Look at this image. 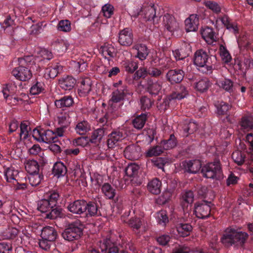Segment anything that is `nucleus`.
I'll return each instance as SVG.
<instances>
[{"label":"nucleus","instance_id":"obj_33","mask_svg":"<svg viewBox=\"0 0 253 253\" xmlns=\"http://www.w3.org/2000/svg\"><path fill=\"white\" fill-rule=\"evenodd\" d=\"M126 89L123 90H117L114 91L112 94L111 99L109 101V104L113 107V104L118 103L123 100L124 98L125 94L126 93Z\"/></svg>","mask_w":253,"mask_h":253},{"label":"nucleus","instance_id":"obj_2","mask_svg":"<svg viewBox=\"0 0 253 253\" xmlns=\"http://www.w3.org/2000/svg\"><path fill=\"white\" fill-rule=\"evenodd\" d=\"M83 225L76 221L70 224L62 233L63 238L67 241H72L78 239L83 234Z\"/></svg>","mask_w":253,"mask_h":253},{"label":"nucleus","instance_id":"obj_27","mask_svg":"<svg viewBox=\"0 0 253 253\" xmlns=\"http://www.w3.org/2000/svg\"><path fill=\"white\" fill-rule=\"evenodd\" d=\"M129 225L134 230L140 229L141 231H144L146 229L147 223L143 219L139 218H131L128 223Z\"/></svg>","mask_w":253,"mask_h":253},{"label":"nucleus","instance_id":"obj_15","mask_svg":"<svg viewBox=\"0 0 253 253\" xmlns=\"http://www.w3.org/2000/svg\"><path fill=\"white\" fill-rule=\"evenodd\" d=\"M69 211L74 213L81 214L86 211V203L84 201L77 200L68 206Z\"/></svg>","mask_w":253,"mask_h":253},{"label":"nucleus","instance_id":"obj_61","mask_svg":"<svg viewBox=\"0 0 253 253\" xmlns=\"http://www.w3.org/2000/svg\"><path fill=\"white\" fill-rule=\"evenodd\" d=\"M161 144L165 149H169L173 148L176 145L174 136L171 135L169 140L163 141Z\"/></svg>","mask_w":253,"mask_h":253},{"label":"nucleus","instance_id":"obj_44","mask_svg":"<svg viewBox=\"0 0 253 253\" xmlns=\"http://www.w3.org/2000/svg\"><path fill=\"white\" fill-rule=\"evenodd\" d=\"M102 191L108 199L113 198L116 194L115 189L109 183H105L103 185Z\"/></svg>","mask_w":253,"mask_h":253},{"label":"nucleus","instance_id":"obj_9","mask_svg":"<svg viewBox=\"0 0 253 253\" xmlns=\"http://www.w3.org/2000/svg\"><path fill=\"white\" fill-rule=\"evenodd\" d=\"M181 167L185 171L191 173H196L201 168V163L199 160L183 162Z\"/></svg>","mask_w":253,"mask_h":253},{"label":"nucleus","instance_id":"obj_23","mask_svg":"<svg viewBox=\"0 0 253 253\" xmlns=\"http://www.w3.org/2000/svg\"><path fill=\"white\" fill-rule=\"evenodd\" d=\"M18 173V171L12 167L6 169L4 171V176L6 182L11 184L15 182Z\"/></svg>","mask_w":253,"mask_h":253},{"label":"nucleus","instance_id":"obj_39","mask_svg":"<svg viewBox=\"0 0 253 253\" xmlns=\"http://www.w3.org/2000/svg\"><path fill=\"white\" fill-rule=\"evenodd\" d=\"M18 232V230L14 227H9L1 233L2 239H13L16 237Z\"/></svg>","mask_w":253,"mask_h":253},{"label":"nucleus","instance_id":"obj_43","mask_svg":"<svg viewBox=\"0 0 253 253\" xmlns=\"http://www.w3.org/2000/svg\"><path fill=\"white\" fill-rule=\"evenodd\" d=\"M104 135V131L103 129L99 128L94 130L91 134L90 138H89L90 142L97 143L99 142Z\"/></svg>","mask_w":253,"mask_h":253},{"label":"nucleus","instance_id":"obj_5","mask_svg":"<svg viewBox=\"0 0 253 253\" xmlns=\"http://www.w3.org/2000/svg\"><path fill=\"white\" fill-rule=\"evenodd\" d=\"M194 64L198 67L205 68L206 70H203V72H210L212 70L209 57L207 53L202 50H198L195 53Z\"/></svg>","mask_w":253,"mask_h":253},{"label":"nucleus","instance_id":"obj_48","mask_svg":"<svg viewBox=\"0 0 253 253\" xmlns=\"http://www.w3.org/2000/svg\"><path fill=\"white\" fill-rule=\"evenodd\" d=\"M156 219L159 224L163 226L165 225L169 221L168 217L165 211H158L156 214Z\"/></svg>","mask_w":253,"mask_h":253},{"label":"nucleus","instance_id":"obj_22","mask_svg":"<svg viewBox=\"0 0 253 253\" xmlns=\"http://www.w3.org/2000/svg\"><path fill=\"white\" fill-rule=\"evenodd\" d=\"M193 201L194 195L192 191H185L182 193L181 199V204L184 211L187 210L188 207L191 206Z\"/></svg>","mask_w":253,"mask_h":253},{"label":"nucleus","instance_id":"obj_36","mask_svg":"<svg viewBox=\"0 0 253 253\" xmlns=\"http://www.w3.org/2000/svg\"><path fill=\"white\" fill-rule=\"evenodd\" d=\"M73 103V98L69 96H65L60 99L55 101V105L58 108L68 107Z\"/></svg>","mask_w":253,"mask_h":253},{"label":"nucleus","instance_id":"obj_47","mask_svg":"<svg viewBox=\"0 0 253 253\" xmlns=\"http://www.w3.org/2000/svg\"><path fill=\"white\" fill-rule=\"evenodd\" d=\"M38 58L36 59L37 61H40L42 60H48L51 59L52 57V54L51 52L46 49H41L39 51H38Z\"/></svg>","mask_w":253,"mask_h":253},{"label":"nucleus","instance_id":"obj_57","mask_svg":"<svg viewBox=\"0 0 253 253\" xmlns=\"http://www.w3.org/2000/svg\"><path fill=\"white\" fill-rule=\"evenodd\" d=\"M30 127L28 125V123L26 122H23L20 125V137L21 139H25L27 138L29 135V130Z\"/></svg>","mask_w":253,"mask_h":253},{"label":"nucleus","instance_id":"obj_45","mask_svg":"<svg viewBox=\"0 0 253 253\" xmlns=\"http://www.w3.org/2000/svg\"><path fill=\"white\" fill-rule=\"evenodd\" d=\"M44 88V84L42 82H36L31 86L30 92L32 95H37L42 92Z\"/></svg>","mask_w":253,"mask_h":253},{"label":"nucleus","instance_id":"obj_24","mask_svg":"<svg viewBox=\"0 0 253 253\" xmlns=\"http://www.w3.org/2000/svg\"><path fill=\"white\" fill-rule=\"evenodd\" d=\"M91 90V81L89 78H86L82 80L79 88V94L81 96H85Z\"/></svg>","mask_w":253,"mask_h":253},{"label":"nucleus","instance_id":"obj_53","mask_svg":"<svg viewBox=\"0 0 253 253\" xmlns=\"http://www.w3.org/2000/svg\"><path fill=\"white\" fill-rule=\"evenodd\" d=\"M57 29L59 31L68 32L71 30L70 22L69 20H61L58 24Z\"/></svg>","mask_w":253,"mask_h":253},{"label":"nucleus","instance_id":"obj_50","mask_svg":"<svg viewBox=\"0 0 253 253\" xmlns=\"http://www.w3.org/2000/svg\"><path fill=\"white\" fill-rule=\"evenodd\" d=\"M139 166L135 164L128 165L126 169V173L129 177L136 175L138 173Z\"/></svg>","mask_w":253,"mask_h":253},{"label":"nucleus","instance_id":"obj_42","mask_svg":"<svg viewBox=\"0 0 253 253\" xmlns=\"http://www.w3.org/2000/svg\"><path fill=\"white\" fill-rule=\"evenodd\" d=\"M54 207L48 200L42 199L38 203V209L42 212H48Z\"/></svg>","mask_w":253,"mask_h":253},{"label":"nucleus","instance_id":"obj_63","mask_svg":"<svg viewBox=\"0 0 253 253\" xmlns=\"http://www.w3.org/2000/svg\"><path fill=\"white\" fill-rule=\"evenodd\" d=\"M61 210L57 208L51 209L49 213L46 215V217L50 219H54L60 216Z\"/></svg>","mask_w":253,"mask_h":253},{"label":"nucleus","instance_id":"obj_54","mask_svg":"<svg viewBox=\"0 0 253 253\" xmlns=\"http://www.w3.org/2000/svg\"><path fill=\"white\" fill-rule=\"evenodd\" d=\"M126 71L129 73L134 72L138 68L137 63L133 61H126L124 63Z\"/></svg>","mask_w":253,"mask_h":253},{"label":"nucleus","instance_id":"obj_17","mask_svg":"<svg viewBox=\"0 0 253 253\" xmlns=\"http://www.w3.org/2000/svg\"><path fill=\"white\" fill-rule=\"evenodd\" d=\"M198 25L199 18L196 14H191L185 20V28L188 32L196 31Z\"/></svg>","mask_w":253,"mask_h":253},{"label":"nucleus","instance_id":"obj_56","mask_svg":"<svg viewBox=\"0 0 253 253\" xmlns=\"http://www.w3.org/2000/svg\"><path fill=\"white\" fill-rule=\"evenodd\" d=\"M28 178L31 185L36 186L41 183L42 177L38 173H36L30 174Z\"/></svg>","mask_w":253,"mask_h":253},{"label":"nucleus","instance_id":"obj_26","mask_svg":"<svg viewBox=\"0 0 253 253\" xmlns=\"http://www.w3.org/2000/svg\"><path fill=\"white\" fill-rule=\"evenodd\" d=\"M99 51L105 58L112 57L115 54V49L114 46L108 43H105L102 45L100 48Z\"/></svg>","mask_w":253,"mask_h":253},{"label":"nucleus","instance_id":"obj_20","mask_svg":"<svg viewBox=\"0 0 253 253\" xmlns=\"http://www.w3.org/2000/svg\"><path fill=\"white\" fill-rule=\"evenodd\" d=\"M140 148L134 145L127 146L124 151L125 157L131 160L137 159L139 157Z\"/></svg>","mask_w":253,"mask_h":253},{"label":"nucleus","instance_id":"obj_10","mask_svg":"<svg viewBox=\"0 0 253 253\" xmlns=\"http://www.w3.org/2000/svg\"><path fill=\"white\" fill-rule=\"evenodd\" d=\"M215 25L218 28L223 26L235 34L238 31L237 26L236 24L230 23L228 17L225 15L217 19Z\"/></svg>","mask_w":253,"mask_h":253},{"label":"nucleus","instance_id":"obj_52","mask_svg":"<svg viewBox=\"0 0 253 253\" xmlns=\"http://www.w3.org/2000/svg\"><path fill=\"white\" fill-rule=\"evenodd\" d=\"M232 158L234 161L238 165H242L245 161L244 155L239 151H236L233 153Z\"/></svg>","mask_w":253,"mask_h":253},{"label":"nucleus","instance_id":"obj_37","mask_svg":"<svg viewBox=\"0 0 253 253\" xmlns=\"http://www.w3.org/2000/svg\"><path fill=\"white\" fill-rule=\"evenodd\" d=\"M66 173V168L63 163L59 162L56 163L53 168V173L59 177L63 176Z\"/></svg>","mask_w":253,"mask_h":253},{"label":"nucleus","instance_id":"obj_8","mask_svg":"<svg viewBox=\"0 0 253 253\" xmlns=\"http://www.w3.org/2000/svg\"><path fill=\"white\" fill-rule=\"evenodd\" d=\"M133 42V35L131 30L126 28L120 31L119 36V43L124 46H129Z\"/></svg>","mask_w":253,"mask_h":253},{"label":"nucleus","instance_id":"obj_38","mask_svg":"<svg viewBox=\"0 0 253 253\" xmlns=\"http://www.w3.org/2000/svg\"><path fill=\"white\" fill-rule=\"evenodd\" d=\"M90 129V126L86 121H82L78 123L75 127L77 133L81 135L85 134Z\"/></svg>","mask_w":253,"mask_h":253},{"label":"nucleus","instance_id":"obj_1","mask_svg":"<svg viewBox=\"0 0 253 253\" xmlns=\"http://www.w3.org/2000/svg\"><path fill=\"white\" fill-rule=\"evenodd\" d=\"M32 57H26L25 58H21L19 60V63L21 64L18 67L14 68L12 71V74L17 79L26 81L31 79L32 73L31 69L29 68L30 65Z\"/></svg>","mask_w":253,"mask_h":253},{"label":"nucleus","instance_id":"obj_13","mask_svg":"<svg viewBox=\"0 0 253 253\" xmlns=\"http://www.w3.org/2000/svg\"><path fill=\"white\" fill-rule=\"evenodd\" d=\"M125 135L120 131L112 132L109 135L107 145L109 148H114L118 145V143L125 138Z\"/></svg>","mask_w":253,"mask_h":253},{"label":"nucleus","instance_id":"obj_11","mask_svg":"<svg viewBox=\"0 0 253 253\" xmlns=\"http://www.w3.org/2000/svg\"><path fill=\"white\" fill-rule=\"evenodd\" d=\"M16 91L17 86L14 84H9L3 88L2 90L3 96L6 99H8H8L11 100L9 103L15 104L18 101V100L16 97H13Z\"/></svg>","mask_w":253,"mask_h":253},{"label":"nucleus","instance_id":"obj_32","mask_svg":"<svg viewBox=\"0 0 253 253\" xmlns=\"http://www.w3.org/2000/svg\"><path fill=\"white\" fill-rule=\"evenodd\" d=\"M25 168L30 174L38 173L39 170L38 162L34 160L27 161L25 163Z\"/></svg>","mask_w":253,"mask_h":253},{"label":"nucleus","instance_id":"obj_59","mask_svg":"<svg viewBox=\"0 0 253 253\" xmlns=\"http://www.w3.org/2000/svg\"><path fill=\"white\" fill-rule=\"evenodd\" d=\"M58 71L56 67H48L44 71V77L46 78H54L58 74Z\"/></svg>","mask_w":253,"mask_h":253},{"label":"nucleus","instance_id":"obj_29","mask_svg":"<svg viewBox=\"0 0 253 253\" xmlns=\"http://www.w3.org/2000/svg\"><path fill=\"white\" fill-rule=\"evenodd\" d=\"M192 229V226L188 223H179L176 226L177 231L181 237L189 236Z\"/></svg>","mask_w":253,"mask_h":253},{"label":"nucleus","instance_id":"obj_40","mask_svg":"<svg viewBox=\"0 0 253 253\" xmlns=\"http://www.w3.org/2000/svg\"><path fill=\"white\" fill-rule=\"evenodd\" d=\"M133 48L137 51V57L140 60H143L146 59L148 55V50L146 46L144 44H136L134 46Z\"/></svg>","mask_w":253,"mask_h":253},{"label":"nucleus","instance_id":"obj_62","mask_svg":"<svg viewBox=\"0 0 253 253\" xmlns=\"http://www.w3.org/2000/svg\"><path fill=\"white\" fill-rule=\"evenodd\" d=\"M86 211L87 214L90 216H93L97 213V207L96 205L94 203H89L86 204Z\"/></svg>","mask_w":253,"mask_h":253},{"label":"nucleus","instance_id":"obj_12","mask_svg":"<svg viewBox=\"0 0 253 253\" xmlns=\"http://www.w3.org/2000/svg\"><path fill=\"white\" fill-rule=\"evenodd\" d=\"M201 34L203 39L208 44H212L217 39L216 34L212 28L208 27L203 28L201 30Z\"/></svg>","mask_w":253,"mask_h":253},{"label":"nucleus","instance_id":"obj_51","mask_svg":"<svg viewBox=\"0 0 253 253\" xmlns=\"http://www.w3.org/2000/svg\"><path fill=\"white\" fill-rule=\"evenodd\" d=\"M220 54L224 63L228 64L231 61V56L226 48L223 45L220 46Z\"/></svg>","mask_w":253,"mask_h":253},{"label":"nucleus","instance_id":"obj_21","mask_svg":"<svg viewBox=\"0 0 253 253\" xmlns=\"http://www.w3.org/2000/svg\"><path fill=\"white\" fill-rule=\"evenodd\" d=\"M76 82V80L74 78L67 76L63 77L59 80V84L62 89L65 90H70L74 87Z\"/></svg>","mask_w":253,"mask_h":253},{"label":"nucleus","instance_id":"obj_35","mask_svg":"<svg viewBox=\"0 0 253 253\" xmlns=\"http://www.w3.org/2000/svg\"><path fill=\"white\" fill-rule=\"evenodd\" d=\"M239 126V128L244 132L250 131L253 127V122L252 121L251 118L243 117Z\"/></svg>","mask_w":253,"mask_h":253},{"label":"nucleus","instance_id":"obj_64","mask_svg":"<svg viewBox=\"0 0 253 253\" xmlns=\"http://www.w3.org/2000/svg\"><path fill=\"white\" fill-rule=\"evenodd\" d=\"M246 140L250 144L249 148L251 159L253 161V134L248 133L246 136Z\"/></svg>","mask_w":253,"mask_h":253},{"label":"nucleus","instance_id":"obj_4","mask_svg":"<svg viewBox=\"0 0 253 253\" xmlns=\"http://www.w3.org/2000/svg\"><path fill=\"white\" fill-rule=\"evenodd\" d=\"M204 177L207 178L219 179L222 177L220 164L215 161L204 166L201 169Z\"/></svg>","mask_w":253,"mask_h":253},{"label":"nucleus","instance_id":"obj_7","mask_svg":"<svg viewBox=\"0 0 253 253\" xmlns=\"http://www.w3.org/2000/svg\"><path fill=\"white\" fill-rule=\"evenodd\" d=\"M141 12L140 14L146 21L152 22L153 24H155L158 21L154 5H149L143 7Z\"/></svg>","mask_w":253,"mask_h":253},{"label":"nucleus","instance_id":"obj_16","mask_svg":"<svg viewBox=\"0 0 253 253\" xmlns=\"http://www.w3.org/2000/svg\"><path fill=\"white\" fill-rule=\"evenodd\" d=\"M191 53V46L189 43H184L180 49L173 51V54L176 60H182Z\"/></svg>","mask_w":253,"mask_h":253},{"label":"nucleus","instance_id":"obj_41","mask_svg":"<svg viewBox=\"0 0 253 253\" xmlns=\"http://www.w3.org/2000/svg\"><path fill=\"white\" fill-rule=\"evenodd\" d=\"M161 88L162 85L159 82L149 81L148 83V91L152 94H157Z\"/></svg>","mask_w":253,"mask_h":253},{"label":"nucleus","instance_id":"obj_14","mask_svg":"<svg viewBox=\"0 0 253 253\" xmlns=\"http://www.w3.org/2000/svg\"><path fill=\"white\" fill-rule=\"evenodd\" d=\"M163 25L170 32L177 30L179 27V24L174 17L169 14L165 15L163 17Z\"/></svg>","mask_w":253,"mask_h":253},{"label":"nucleus","instance_id":"obj_60","mask_svg":"<svg viewBox=\"0 0 253 253\" xmlns=\"http://www.w3.org/2000/svg\"><path fill=\"white\" fill-rule=\"evenodd\" d=\"M163 152L161 147L157 146L149 149L146 153L147 157L156 156L160 155Z\"/></svg>","mask_w":253,"mask_h":253},{"label":"nucleus","instance_id":"obj_6","mask_svg":"<svg viewBox=\"0 0 253 253\" xmlns=\"http://www.w3.org/2000/svg\"><path fill=\"white\" fill-rule=\"evenodd\" d=\"M210 203L204 201L197 203L195 205L194 212L199 218H205L209 217L211 213Z\"/></svg>","mask_w":253,"mask_h":253},{"label":"nucleus","instance_id":"obj_49","mask_svg":"<svg viewBox=\"0 0 253 253\" xmlns=\"http://www.w3.org/2000/svg\"><path fill=\"white\" fill-rule=\"evenodd\" d=\"M146 119V116L145 114H141L136 117L133 121V125L137 129L142 128L145 123Z\"/></svg>","mask_w":253,"mask_h":253},{"label":"nucleus","instance_id":"obj_55","mask_svg":"<svg viewBox=\"0 0 253 253\" xmlns=\"http://www.w3.org/2000/svg\"><path fill=\"white\" fill-rule=\"evenodd\" d=\"M102 12L104 17L110 18L113 14L114 7L110 4H105L102 7Z\"/></svg>","mask_w":253,"mask_h":253},{"label":"nucleus","instance_id":"obj_28","mask_svg":"<svg viewBox=\"0 0 253 253\" xmlns=\"http://www.w3.org/2000/svg\"><path fill=\"white\" fill-rule=\"evenodd\" d=\"M216 84L220 88L227 92H231L233 91V82L230 79H219L216 82Z\"/></svg>","mask_w":253,"mask_h":253},{"label":"nucleus","instance_id":"obj_19","mask_svg":"<svg viewBox=\"0 0 253 253\" xmlns=\"http://www.w3.org/2000/svg\"><path fill=\"white\" fill-rule=\"evenodd\" d=\"M184 72L181 70H171L167 75L168 80L171 83H178L183 79Z\"/></svg>","mask_w":253,"mask_h":253},{"label":"nucleus","instance_id":"obj_3","mask_svg":"<svg viewBox=\"0 0 253 253\" xmlns=\"http://www.w3.org/2000/svg\"><path fill=\"white\" fill-rule=\"evenodd\" d=\"M32 136L35 140L46 143L58 141L55 132L51 130L35 128L33 130Z\"/></svg>","mask_w":253,"mask_h":253},{"label":"nucleus","instance_id":"obj_30","mask_svg":"<svg viewBox=\"0 0 253 253\" xmlns=\"http://www.w3.org/2000/svg\"><path fill=\"white\" fill-rule=\"evenodd\" d=\"M161 182L157 178L152 179L147 185L148 189L153 194H158L161 192Z\"/></svg>","mask_w":253,"mask_h":253},{"label":"nucleus","instance_id":"obj_34","mask_svg":"<svg viewBox=\"0 0 253 253\" xmlns=\"http://www.w3.org/2000/svg\"><path fill=\"white\" fill-rule=\"evenodd\" d=\"M173 189H166L163 194L157 199V203L160 205H164L168 202L171 198Z\"/></svg>","mask_w":253,"mask_h":253},{"label":"nucleus","instance_id":"obj_46","mask_svg":"<svg viewBox=\"0 0 253 253\" xmlns=\"http://www.w3.org/2000/svg\"><path fill=\"white\" fill-rule=\"evenodd\" d=\"M210 83L207 79H203L198 81L195 85V88L199 91L203 92L206 91L209 86Z\"/></svg>","mask_w":253,"mask_h":253},{"label":"nucleus","instance_id":"obj_58","mask_svg":"<svg viewBox=\"0 0 253 253\" xmlns=\"http://www.w3.org/2000/svg\"><path fill=\"white\" fill-rule=\"evenodd\" d=\"M217 113L219 115H223L226 113L229 109V106L224 102H218L216 104Z\"/></svg>","mask_w":253,"mask_h":253},{"label":"nucleus","instance_id":"obj_25","mask_svg":"<svg viewBox=\"0 0 253 253\" xmlns=\"http://www.w3.org/2000/svg\"><path fill=\"white\" fill-rule=\"evenodd\" d=\"M56 236L57 233L52 227H45L42 231L41 237L42 239L53 242L55 240Z\"/></svg>","mask_w":253,"mask_h":253},{"label":"nucleus","instance_id":"obj_31","mask_svg":"<svg viewBox=\"0 0 253 253\" xmlns=\"http://www.w3.org/2000/svg\"><path fill=\"white\" fill-rule=\"evenodd\" d=\"M188 94V90L185 87L180 86L176 91L171 94L169 97V100H180L186 97Z\"/></svg>","mask_w":253,"mask_h":253},{"label":"nucleus","instance_id":"obj_18","mask_svg":"<svg viewBox=\"0 0 253 253\" xmlns=\"http://www.w3.org/2000/svg\"><path fill=\"white\" fill-rule=\"evenodd\" d=\"M236 231L235 229H227L221 239L222 242L226 245H231L237 242Z\"/></svg>","mask_w":253,"mask_h":253}]
</instances>
